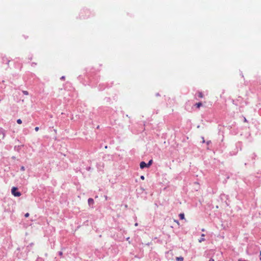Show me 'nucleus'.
I'll return each instance as SVG.
<instances>
[{
	"label": "nucleus",
	"instance_id": "f257e3e1",
	"mask_svg": "<svg viewBox=\"0 0 261 261\" xmlns=\"http://www.w3.org/2000/svg\"><path fill=\"white\" fill-rule=\"evenodd\" d=\"M12 194L16 197H19L21 196V193L17 191V188L16 187H13L11 190Z\"/></svg>",
	"mask_w": 261,
	"mask_h": 261
},
{
	"label": "nucleus",
	"instance_id": "f03ea898",
	"mask_svg": "<svg viewBox=\"0 0 261 261\" xmlns=\"http://www.w3.org/2000/svg\"><path fill=\"white\" fill-rule=\"evenodd\" d=\"M0 136L2 139H3L5 137L4 130L2 128H0Z\"/></svg>",
	"mask_w": 261,
	"mask_h": 261
},
{
	"label": "nucleus",
	"instance_id": "7ed1b4c3",
	"mask_svg": "<svg viewBox=\"0 0 261 261\" xmlns=\"http://www.w3.org/2000/svg\"><path fill=\"white\" fill-rule=\"evenodd\" d=\"M140 167L141 169H143L145 167H147V164L144 162H141L140 164Z\"/></svg>",
	"mask_w": 261,
	"mask_h": 261
},
{
	"label": "nucleus",
	"instance_id": "20e7f679",
	"mask_svg": "<svg viewBox=\"0 0 261 261\" xmlns=\"http://www.w3.org/2000/svg\"><path fill=\"white\" fill-rule=\"evenodd\" d=\"M88 201L89 205H92L94 203V200L91 198H89Z\"/></svg>",
	"mask_w": 261,
	"mask_h": 261
},
{
	"label": "nucleus",
	"instance_id": "39448f33",
	"mask_svg": "<svg viewBox=\"0 0 261 261\" xmlns=\"http://www.w3.org/2000/svg\"><path fill=\"white\" fill-rule=\"evenodd\" d=\"M205 236L204 234H201V238L199 240V243H201L203 241H204L205 240V239H204V237Z\"/></svg>",
	"mask_w": 261,
	"mask_h": 261
},
{
	"label": "nucleus",
	"instance_id": "423d86ee",
	"mask_svg": "<svg viewBox=\"0 0 261 261\" xmlns=\"http://www.w3.org/2000/svg\"><path fill=\"white\" fill-rule=\"evenodd\" d=\"M176 260L177 261H183L184 260V258L181 256H180V257H177L176 258Z\"/></svg>",
	"mask_w": 261,
	"mask_h": 261
},
{
	"label": "nucleus",
	"instance_id": "0eeeda50",
	"mask_svg": "<svg viewBox=\"0 0 261 261\" xmlns=\"http://www.w3.org/2000/svg\"><path fill=\"white\" fill-rule=\"evenodd\" d=\"M179 217L180 219L181 220H183L185 219V215H184V214H183V213L180 214L179 215Z\"/></svg>",
	"mask_w": 261,
	"mask_h": 261
},
{
	"label": "nucleus",
	"instance_id": "6e6552de",
	"mask_svg": "<svg viewBox=\"0 0 261 261\" xmlns=\"http://www.w3.org/2000/svg\"><path fill=\"white\" fill-rule=\"evenodd\" d=\"M195 106L197 108H199L201 106H202V103L201 102H198V103H196Z\"/></svg>",
	"mask_w": 261,
	"mask_h": 261
},
{
	"label": "nucleus",
	"instance_id": "1a4fd4ad",
	"mask_svg": "<svg viewBox=\"0 0 261 261\" xmlns=\"http://www.w3.org/2000/svg\"><path fill=\"white\" fill-rule=\"evenodd\" d=\"M198 95L200 98H202L203 97V95L201 92H198Z\"/></svg>",
	"mask_w": 261,
	"mask_h": 261
},
{
	"label": "nucleus",
	"instance_id": "9d476101",
	"mask_svg": "<svg viewBox=\"0 0 261 261\" xmlns=\"http://www.w3.org/2000/svg\"><path fill=\"white\" fill-rule=\"evenodd\" d=\"M152 160H150L149 161V162L148 163V164H147V167H149L151 164H152Z\"/></svg>",
	"mask_w": 261,
	"mask_h": 261
},
{
	"label": "nucleus",
	"instance_id": "9b49d317",
	"mask_svg": "<svg viewBox=\"0 0 261 261\" xmlns=\"http://www.w3.org/2000/svg\"><path fill=\"white\" fill-rule=\"evenodd\" d=\"M17 123L19 124H20L22 123V121L20 119H18L17 120Z\"/></svg>",
	"mask_w": 261,
	"mask_h": 261
},
{
	"label": "nucleus",
	"instance_id": "f8f14e48",
	"mask_svg": "<svg viewBox=\"0 0 261 261\" xmlns=\"http://www.w3.org/2000/svg\"><path fill=\"white\" fill-rule=\"evenodd\" d=\"M22 92L24 95H28L29 94V92L27 91H23Z\"/></svg>",
	"mask_w": 261,
	"mask_h": 261
},
{
	"label": "nucleus",
	"instance_id": "ddd939ff",
	"mask_svg": "<svg viewBox=\"0 0 261 261\" xmlns=\"http://www.w3.org/2000/svg\"><path fill=\"white\" fill-rule=\"evenodd\" d=\"M20 170L22 171H24L25 170V168L24 166H21V168H20Z\"/></svg>",
	"mask_w": 261,
	"mask_h": 261
},
{
	"label": "nucleus",
	"instance_id": "4468645a",
	"mask_svg": "<svg viewBox=\"0 0 261 261\" xmlns=\"http://www.w3.org/2000/svg\"><path fill=\"white\" fill-rule=\"evenodd\" d=\"M39 127H37H37H36L35 128V130L36 132L38 131V130H39Z\"/></svg>",
	"mask_w": 261,
	"mask_h": 261
},
{
	"label": "nucleus",
	"instance_id": "2eb2a0df",
	"mask_svg": "<svg viewBox=\"0 0 261 261\" xmlns=\"http://www.w3.org/2000/svg\"><path fill=\"white\" fill-rule=\"evenodd\" d=\"M25 217H28L29 216V214L28 213H26L24 215Z\"/></svg>",
	"mask_w": 261,
	"mask_h": 261
},
{
	"label": "nucleus",
	"instance_id": "dca6fc26",
	"mask_svg": "<svg viewBox=\"0 0 261 261\" xmlns=\"http://www.w3.org/2000/svg\"><path fill=\"white\" fill-rule=\"evenodd\" d=\"M208 261H215L213 258H211Z\"/></svg>",
	"mask_w": 261,
	"mask_h": 261
},
{
	"label": "nucleus",
	"instance_id": "f3484780",
	"mask_svg": "<svg viewBox=\"0 0 261 261\" xmlns=\"http://www.w3.org/2000/svg\"><path fill=\"white\" fill-rule=\"evenodd\" d=\"M141 178L142 179H144V176H141Z\"/></svg>",
	"mask_w": 261,
	"mask_h": 261
},
{
	"label": "nucleus",
	"instance_id": "a211bd4d",
	"mask_svg": "<svg viewBox=\"0 0 261 261\" xmlns=\"http://www.w3.org/2000/svg\"><path fill=\"white\" fill-rule=\"evenodd\" d=\"M238 261H246V260H242V259H239L238 260Z\"/></svg>",
	"mask_w": 261,
	"mask_h": 261
},
{
	"label": "nucleus",
	"instance_id": "6ab92c4d",
	"mask_svg": "<svg viewBox=\"0 0 261 261\" xmlns=\"http://www.w3.org/2000/svg\"><path fill=\"white\" fill-rule=\"evenodd\" d=\"M260 260H261V251H260Z\"/></svg>",
	"mask_w": 261,
	"mask_h": 261
},
{
	"label": "nucleus",
	"instance_id": "aec40b11",
	"mask_svg": "<svg viewBox=\"0 0 261 261\" xmlns=\"http://www.w3.org/2000/svg\"><path fill=\"white\" fill-rule=\"evenodd\" d=\"M204 230H204V228H202V231H204Z\"/></svg>",
	"mask_w": 261,
	"mask_h": 261
},
{
	"label": "nucleus",
	"instance_id": "412c9836",
	"mask_svg": "<svg viewBox=\"0 0 261 261\" xmlns=\"http://www.w3.org/2000/svg\"><path fill=\"white\" fill-rule=\"evenodd\" d=\"M138 225V224L137 223H136L135 224V226H137Z\"/></svg>",
	"mask_w": 261,
	"mask_h": 261
},
{
	"label": "nucleus",
	"instance_id": "4be33fe9",
	"mask_svg": "<svg viewBox=\"0 0 261 261\" xmlns=\"http://www.w3.org/2000/svg\"><path fill=\"white\" fill-rule=\"evenodd\" d=\"M62 252H60V255H62Z\"/></svg>",
	"mask_w": 261,
	"mask_h": 261
}]
</instances>
